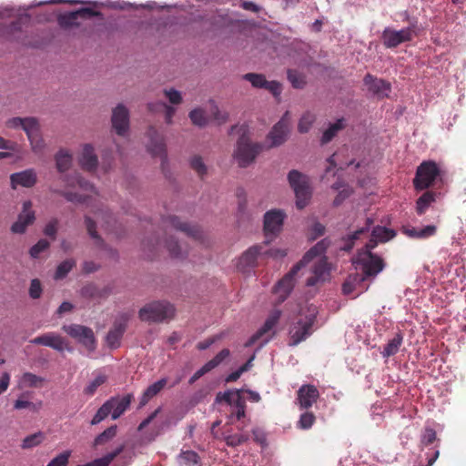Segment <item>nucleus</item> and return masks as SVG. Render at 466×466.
Here are the masks:
<instances>
[{
  "instance_id": "20",
  "label": "nucleus",
  "mask_w": 466,
  "mask_h": 466,
  "mask_svg": "<svg viewBox=\"0 0 466 466\" xmlns=\"http://www.w3.org/2000/svg\"><path fill=\"white\" fill-rule=\"evenodd\" d=\"M329 277V267L326 258H321L313 268V276L307 279V286H315Z\"/></svg>"
},
{
  "instance_id": "15",
  "label": "nucleus",
  "mask_w": 466,
  "mask_h": 466,
  "mask_svg": "<svg viewBox=\"0 0 466 466\" xmlns=\"http://www.w3.org/2000/svg\"><path fill=\"white\" fill-rule=\"evenodd\" d=\"M129 317L123 314L119 319L116 320L113 328L106 335V343L112 349H116L120 345V340L126 331Z\"/></svg>"
},
{
  "instance_id": "43",
  "label": "nucleus",
  "mask_w": 466,
  "mask_h": 466,
  "mask_svg": "<svg viewBox=\"0 0 466 466\" xmlns=\"http://www.w3.org/2000/svg\"><path fill=\"white\" fill-rule=\"evenodd\" d=\"M116 434V426H111L100 433L96 439L94 444L96 446L103 445L113 439Z\"/></svg>"
},
{
  "instance_id": "4",
  "label": "nucleus",
  "mask_w": 466,
  "mask_h": 466,
  "mask_svg": "<svg viewBox=\"0 0 466 466\" xmlns=\"http://www.w3.org/2000/svg\"><path fill=\"white\" fill-rule=\"evenodd\" d=\"M288 180L296 196V206L304 208L311 197L309 178L299 171L293 169L288 175Z\"/></svg>"
},
{
  "instance_id": "18",
  "label": "nucleus",
  "mask_w": 466,
  "mask_h": 466,
  "mask_svg": "<svg viewBox=\"0 0 466 466\" xmlns=\"http://www.w3.org/2000/svg\"><path fill=\"white\" fill-rule=\"evenodd\" d=\"M30 343L50 347L57 351H63L66 347L65 339L55 332H47L37 336L31 339Z\"/></svg>"
},
{
  "instance_id": "50",
  "label": "nucleus",
  "mask_w": 466,
  "mask_h": 466,
  "mask_svg": "<svg viewBox=\"0 0 466 466\" xmlns=\"http://www.w3.org/2000/svg\"><path fill=\"white\" fill-rule=\"evenodd\" d=\"M316 420V417L312 412H304L300 415L298 421V427L302 430H308L312 427Z\"/></svg>"
},
{
  "instance_id": "9",
  "label": "nucleus",
  "mask_w": 466,
  "mask_h": 466,
  "mask_svg": "<svg viewBox=\"0 0 466 466\" xmlns=\"http://www.w3.org/2000/svg\"><path fill=\"white\" fill-rule=\"evenodd\" d=\"M417 28V20L410 21V25L400 30L385 29L383 31V43L387 47H396L401 43L410 41Z\"/></svg>"
},
{
  "instance_id": "56",
  "label": "nucleus",
  "mask_w": 466,
  "mask_h": 466,
  "mask_svg": "<svg viewBox=\"0 0 466 466\" xmlns=\"http://www.w3.org/2000/svg\"><path fill=\"white\" fill-rule=\"evenodd\" d=\"M49 247V242L46 239H40L30 248V255L32 258H37L39 254Z\"/></svg>"
},
{
  "instance_id": "14",
  "label": "nucleus",
  "mask_w": 466,
  "mask_h": 466,
  "mask_svg": "<svg viewBox=\"0 0 466 466\" xmlns=\"http://www.w3.org/2000/svg\"><path fill=\"white\" fill-rule=\"evenodd\" d=\"M163 222L167 227L170 226L172 228L185 233L194 240H200L202 238V231L198 226H191L186 222H182L176 216L166 218L163 219Z\"/></svg>"
},
{
  "instance_id": "39",
  "label": "nucleus",
  "mask_w": 466,
  "mask_h": 466,
  "mask_svg": "<svg viewBox=\"0 0 466 466\" xmlns=\"http://www.w3.org/2000/svg\"><path fill=\"white\" fill-rule=\"evenodd\" d=\"M243 78L248 81L252 86L256 88H265L267 79L262 74L248 73L243 76Z\"/></svg>"
},
{
  "instance_id": "45",
  "label": "nucleus",
  "mask_w": 466,
  "mask_h": 466,
  "mask_svg": "<svg viewBox=\"0 0 466 466\" xmlns=\"http://www.w3.org/2000/svg\"><path fill=\"white\" fill-rule=\"evenodd\" d=\"M288 79L291 83L292 86L295 88H302L305 84V77L296 70L289 69L288 72Z\"/></svg>"
},
{
  "instance_id": "29",
  "label": "nucleus",
  "mask_w": 466,
  "mask_h": 466,
  "mask_svg": "<svg viewBox=\"0 0 466 466\" xmlns=\"http://www.w3.org/2000/svg\"><path fill=\"white\" fill-rule=\"evenodd\" d=\"M109 290L107 289H100L94 284L85 285L81 289V296L88 299H104L107 297Z\"/></svg>"
},
{
  "instance_id": "52",
  "label": "nucleus",
  "mask_w": 466,
  "mask_h": 466,
  "mask_svg": "<svg viewBox=\"0 0 466 466\" xmlns=\"http://www.w3.org/2000/svg\"><path fill=\"white\" fill-rule=\"evenodd\" d=\"M42 406V401L34 403L25 400L18 399L14 404L15 410L29 409L34 411H38Z\"/></svg>"
},
{
  "instance_id": "2",
  "label": "nucleus",
  "mask_w": 466,
  "mask_h": 466,
  "mask_svg": "<svg viewBox=\"0 0 466 466\" xmlns=\"http://www.w3.org/2000/svg\"><path fill=\"white\" fill-rule=\"evenodd\" d=\"M329 246V241L325 238L321 241L318 242L314 247H312L304 256L303 258L292 267V268L277 283L274 288V292L279 296V302H283L295 285V276L298 272L305 267L308 263H309L316 257L321 256L325 253L327 248Z\"/></svg>"
},
{
  "instance_id": "60",
  "label": "nucleus",
  "mask_w": 466,
  "mask_h": 466,
  "mask_svg": "<svg viewBox=\"0 0 466 466\" xmlns=\"http://www.w3.org/2000/svg\"><path fill=\"white\" fill-rule=\"evenodd\" d=\"M164 94L168 101L173 105H178L182 102L181 94L176 89H165Z\"/></svg>"
},
{
  "instance_id": "61",
  "label": "nucleus",
  "mask_w": 466,
  "mask_h": 466,
  "mask_svg": "<svg viewBox=\"0 0 466 466\" xmlns=\"http://www.w3.org/2000/svg\"><path fill=\"white\" fill-rule=\"evenodd\" d=\"M42 294V286L39 279H32L30 288H29V295L32 299H39Z\"/></svg>"
},
{
  "instance_id": "40",
  "label": "nucleus",
  "mask_w": 466,
  "mask_h": 466,
  "mask_svg": "<svg viewBox=\"0 0 466 466\" xmlns=\"http://www.w3.org/2000/svg\"><path fill=\"white\" fill-rule=\"evenodd\" d=\"M45 434L42 431L31 434L23 440L22 448L30 449L43 442Z\"/></svg>"
},
{
  "instance_id": "8",
  "label": "nucleus",
  "mask_w": 466,
  "mask_h": 466,
  "mask_svg": "<svg viewBox=\"0 0 466 466\" xmlns=\"http://www.w3.org/2000/svg\"><path fill=\"white\" fill-rule=\"evenodd\" d=\"M62 329L71 338L82 344L88 351L95 350L96 338L92 329L79 324H70L64 325Z\"/></svg>"
},
{
  "instance_id": "33",
  "label": "nucleus",
  "mask_w": 466,
  "mask_h": 466,
  "mask_svg": "<svg viewBox=\"0 0 466 466\" xmlns=\"http://www.w3.org/2000/svg\"><path fill=\"white\" fill-rule=\"evenodd\" d=\"M242 391L243 390H236L235 401L231 405L234 408L233 414L238 420H241L246 415V401L241 396Z\"/></svg>"
},
{
  "instance_id": "21",
  "label": "nucleus",
  "mask_w": 466,
  "mask_h": 466,
  "mask_svg": "<svg viewBox=\"0 0 466 466\" xmlns=\"http://www.w3.org/2000/svg\"><path fill=\"white\" fill-rule=\"evenodd\" d=\"M280 314L281 313L279 310H274L271 312V314L267 318L263 326L247 341L245 346L249 347L253 345L258 339L270 331L279 322Z\"/></svg>"
},
{
  "instance_id": "35",
  "label": "nucleus",
  "mask_w": 466,
  "mask_h": 466,
  "mask_svg": "<svg viewBox=\"0 0 466 466\" xmlns=\"http://www.w3.org/2000/svg\"><path fill=\"white\" fill-rule=\"evenodd\" d=\"M403 337L401 334L397 333L385 346L383 350L384 357H390L395 355L401 346Z\"/></svg>"
},
{
  "instance_id": "13",
  "label": "nucleus",
  "mask_w": 466,
  "mask_h": 466,
  "mask_svg": "<svg viewBox=\"0 0 466 466\" xmlns=\"http://www.w3.org/2000/svg\"><path fill=\"white\" fill-rule=\"evenodd\" d=\"M289 114L286 112L281 119L273 127L268 134V138L271 140V146L277 147L283 144L288 137L289 128Z\"/></svg>"
},
{
  "instance_id": "12",
  "label": "nucleus",
  "mask_w": 466,
  "mask_h": 466,
  "mask_svg": "<svg viewBox=\"0 0 466 466\" xmlns=\"http://www.w3.org/2000/svg\"><path fill=\"white\" fill-rule=\"evenodd\" d=\"M35 219V212L32 210V202L30 200L23 203V210L18 216L12 227L11 231L16 234H22L25 231L26 228L33 224Z\"/></svg>"
},
{
  "instance_id": "27",
  "label": "nucleus",
  "mask_w": 466,
  "mask_h": 466,
  "mask_svg": "<svg viewBox=\"0 0 466 466\" xmlns=\"http://www.w3.org/2000/svg\"><path fill=\"white\" fill-rule=\"evenodd\" d=\"M437 193L427 190L416 201V212L423 215L432 203L436 201Z\"/></svg>"
},
{
  "instance_id": "7",
  "label": "nucleus",
  "mask_w": 466,
  "mask_h": 466,
  "mask_svg": "<svg viewBox=\"0 0 466 466\" xmlns=\"http://www.w3.org/2000/svg\"><path fill=\"white\" fill-rule=\"evenodd\" d=\"M262 245H255L245 251L238 258L237 268L241 271H247L248 268L257 265V259L262 255H267L274 258L284 257L286 252L281 249H268L265 252L262 251Z\"/></svg>"
},
{
  "instance_id": "11",
  "label": "nucleus",
  "mask_w": 466,
  "mask_h": 466,
  "mask_svg": "<svg viewBox=\"0 0 466 466\" xmlns=\"http://www.w3.org/2000/svg\"><path fill=\"white\" fill-rule=\"evenodd\" d=\"M319 398V392L317 387L311 384H304L297 391V401L301 410L311 408Z\"/></svg>"
},
{
  "instance_id": "31",
  "label": "nucleus",
  "mask_w": 466,
  "mask_h": 466,
  "mask_svg": "<svg viewBox=\"0 0 466 466\" xmlns=\"http://www.w3.org/2000/svg\"><path fill=\"white\" fill-rule=\"evenodd\" d=\"M37 119L35 117H12L10 119H8L5 123V126L8 127V128H19L21 127L25 133H26V128L27 127L29 126H34L35 121Z\"/></svg>"
},
{
  "instance_id": "24",
  "label": "nucleus",
  "mask_w": 466,
  "mask_h": 466,
  "mask_svg": "<svg viewBox=\"0 0 466 466\" xmlns=\"http://www.w3.org/2000/svg\"><path fill=\"white\" fill-rule=\"evenodd\" d=\"M25 134L30 141L32 150L35 153L40 152L44 148L45 143L40 133L38 120L35 121L34 126L27 127Z\"/></svg>"
},
{
  "instance_id": "19",
  "label": "nucleus",
  "mask_w": 466,
  "mask_h": 466,
  "mask_svg": "<svg viewBox=\"0 0 466 466\" xmlns=\"http://www.w3.org/2000/svg\"><path fill=\"white\" fill-rule=\"evenodd\" d=\"M10 181L13 188H16L17 186L32 187L37 181L36 173L34 169L14 173L10 176Z\"/></svg>"
},
{
  "instance_id": "37",
  "label": "nucleus",
  "mask_w": 466,
  "mask_h": 466,
  "mask_svg": "<svg viewBox=\"0 0 466 466\" xmlns=\"http://www.w3.org/2000/svg\"><path fill=\"white\" fill-rule=\"evenodd\" d=\"M113 400H106L96 411L91 420L92 425H96L105 420L112 411Z\"/></svg>"
},
{
  "instance_id": "5",
  "label": "nucleus",
  "mask_w": 466,
  "mask_h": 466,
  "mask_svg": "<svg viewBox=\"0 0 466 466\" xmlns=\"http://www.w3.org/2000/svg\"><path fill=\"white\" fill-rule=\"evenodd\" d=\"M441 175V169L432 160L423 161L417 167L413 178L414 188L418 191L431 187Z\"/></svg>"
},
{
  "instance_id": "54",
  "label": "nucleus",
  "mask_w": 466,
  "mask_h": 466,
  "mask_svg": "<svg viewBox=\"0 0 466 466\" xmlns=\"http://www.w3.org/2000/svg\"><path fill=\"white\" fill-rule=\"evenodd\" d=\"M71 455L70 451H66L55 457L46 466H66Z\"/></svg>"
},
{
  "instance_id": "1",
  "label": "nucleus",
  "mask_w": 466,
  "mask_h": 466,
  "mask_svg": "<svg viewBox=\"0 0 466 466\" xmlns=\"http://www.w3.org/2000/svg\"><path fill=\"white\" fill-rule=\"evenodd\" d=\"M379 242V234L377 228L372 230L371 238L365 247L359 250L356 257L352 258V265L356 273L350 274L342 284V292L345 295H352L354 291L358 294L363 291L364 281L370 278H374L379 272V256L373 251Z\"/></svg>"
},
{
  "instance_id": "3",
  "label": "nucleus",
  "mask_w": 466,
  "mask_h": 466,
  "mask_svg": "<svg viewBox=\"0 0 466 466\" xmlns=\"http://www.w3.org/2000/svg\"><path fill=\"white\" fill-rule=\"evenodd\" d=\"M175 308L167 301H153L139 309L138 317L142 321L158 323L172 319Z\"/></svg>"
},
{
  "instance_id": "63",
  "label": "nucleus",
  "mask_w": 466,
  "mask_h": 466,
  "mask_svg": "<svg viewBox=\"0 0 466 466\" xmlns=\"http://www.w3.org/2000/svg\"><path fill=\"white\" fill-rule=\"evenodd\" d=\"M57 225H58V220L56 218H54L52 220H50L45 229H44V233L52 238L53 239L56 238V232H57Z\"/></svg>"
},
{
  "instance_id": "30",
  "label": "nucleus",
  "mask_w": 466,
  "mask_h": 466,
  "mask_svg": "<svg viewBox=\"0 0 466 466\" xmlns=\"http://www.w3.org/2000/svg\"><path fill=\"white\" fill-rule=\"evenodd\" d=\"M147 107L151 112H164L166 122L167 124L172 123V118L176 113L175 107L167 105L165 102L149 103Z\"/></svg>"
},
{
  "instance_id": "53",
  "label": "nucleus",
  "mask_w": 466,
  "mask_h": 466,
  "mask_svg": "<svg viewBox=\"0 0 466 466\" xmlns=\"http://www.w3.org/2000/svg\"><path fill=\"white\" fill-rule=\"evenodd\" d=\"M106 380V377L105 375L96 376L85 389V393L87 395H93L96 389L104 384Z\"/></svg>"
},
{
  "instance_id": "44",
  "label": "nucleus",
  "mask_w": 466,
  "mask_h": 466,
  "mask_svg": "<svg viewBox=\"0 0 466 466\" xmlns=\"http://www.w3.org/2000/svg\"><path fill=\"white\" fill-rule=\"evenodd\" d=\"M316 120V117L313 114L309 113V112H307L305 113L301 118L299 119V125H298V129L300 133H307L312 124L315 122Z\"/></svg>"
},
{
  "instance_id": "59",
  "label": "nucleus",
  "mask_w": 466,
  "mask_h": 466,
  "mask_svg": "<svg viewBox=\"0 0 466 466\" xmlns=\"http://www.w3.org/2000/svg\"><path fill=\"white\" fill-rule=\"evenodd\" d=\"M235 394L236 390H228L225 392H218L216 396V400L218 402L225 401L228 405H233V402L235 401Z\"/></svg>"
},
{
  "instance_id": "16",
  "label": "nucleus",
  "mask_w": 466,
  "mask_h": 466,
  "mask_svg": "<svg viewBox=\"0 0 466 466\" xmlns=\"http://www.w3.org/2000/svg\"><path fill=\"white\" fill-rule=\"evenodd\" d=\"M147 136L149 137V144L147 146L148 151L153 156H159L162 158V166L167 161V152H166V144L164 142V137L158 134V132L154 127H149L147 131Z\"/></svg>"
},
{
  "instance_id": "48",
  "label": "nucleus",
  "mask_w": 466,
  "mask_h": 466,
  "mask_svg": "<svg viewBox=\"0 0 466 466\" xmlns=\"http://www.w3.org/2000/svg\"><path fill=\"white\" fill-rule=\"evenodd\" d=\"M230 355V351L228 349H224L219 351L212 360L206 363V368L212 370L218 367L223 360H225Z\"/></svg>"
},
{
  "instance_id": "22",
  "label": "nucleus",
  "mask_w": 466,
  "mask_h": 466,
  "mask_svg": "<svg viewBox=\"0 0 466 466\" xmlns=\"http://www.w3.org/2000/svg\"><path fill=\"white\" fill-rule=\"evenodd\" d=\"M311 327V320L298 321L297 324L290 329V336L292 340L291 345H297L306 339L310 335Z\"/></svg>"
},
{
  "instance_id": "58",
  "label": "nucleus",
  "mask_w": 466,
  "mask_h": 466,
  "mask_svg": "<svg viewBox=\"0 0 466 466\" xmlns=\"http://www.w3.org/2000/svg\"><path fill=\"white\" fill-rule=\"evenodd\" d=\"M124 445H120L113 451L108 452L102 458H99V460L104 463L105 466H108L124 451Z\"/></svg>"
},
{
  "instance_id": "49",
  "label": "nucleus",
  "mask_w": 466,
  "mask_h": 466,
  "mask_svg": "<svg viewBox=\"0 0 466 466\" xmlns=\"http://www.w3.org/2000/svg\"><path fill=\"white\" fill-rule=\"evenodd\" d=\"M44 379L42 377L36 376L31 372H25L22 376L21 383L27 387H38Z\"/></svg>"
},
{
  "instance_id": "42",
  "label": "nucleus",
  "mask_w": 466,
  "mask_h": 466,
  "mask_svg": "<svg viewBox=\"0 0 466 466\" xmlns=\"http://www.w3.org/2000/svg\"><path fill=\"white\" fill-rule=\"evenodd\" d=\"M85 224L89 236L96 241L97 245L102 246L104 241L96 229V222L90 217L86 216Z\"/></svg>"
},
{
  "instance_id": "47",
  "label": "nucleus",
  "mask_w": 466,
  "mask_h": 466,
  "mask_svg": "<svg viewBox=\"0 0 466 466\" xmlns=\"http://www.w3.org/2000/svg\"><path fill=\"white\" fill-rule=\"evenodd\" d=\"M165 247L173 258H180L182 256V249L177 240L173 237L165 240Z\"/></svg>"
},
{
  "instance_id": "25",
  "label": "nucleus",
  "mask_w": 466,
  "mask_h": 466,
  "mask_svg": "<svg viewBox=\"0 0 466 466\" xmlns=\"http://www.w3.org/2000/svg\"><path fill=\"white\" fill-rule=\"evenodd\" d=\"M133 399V394H127L122 398H110L108 400H113L111 411L112 419H118L127 410Z\"/></svg>"
},
{
  "instance_id": "62",
  "label": "nucleus",
  "mask_w": 466,
  "mask_h": 466,
  "mask_svg": "<svg viewBox=\"0 0 466 466\" xmlns=\"http://www.w3.org/2000/svg\"><path fill=\"white\" fill-rule=\"evenodd\" d=\"M436 438V431L431 428H426L421 437V442L424 445H430L435 441Z\"/></svg>"
},
{
  "instance_id": "23",
  "label": "nucleus",
  "mask_w": 466,
  "mask_h": 466,
  "mask_svg": "<svg viewBox=\"0 0 466 466\" xmlns=\"http://www.w3.org/2000/svg\"><path fill=\"white\" fill-rule=\"evenodd\" d=\"M79 164L84 170H96L98 160L96 155L94 152V147L91 145L86 144L84 146L81 157L79 158Z\"/></svg>"
},
{
  "instance_id": "34",
  "label": "nucleus",
  "mask_w": 466,
  "mask_h": 466,
  "mask_svg": "<svg viewBox=\"0 0 466 466\" xmlns=\"http://www.w3.org/2000/svg\"><path fill=\"white\" fill-rule=\"evenodd\" d=\"M56 163L58 171L65 172L71 167L72 155L62 149L56 155Z\"/></svg>"
},
{
  "instance_id": "38",
  "label": "nucleus",
  "mask_w": 466,
  "mask_h": 466,
  "mask_svg": "<svg viewBox=\"0 0 466 466\" xmlns=\"http://www.w3.org/2000/svg\"><path fill=\"white\" fill-rule=\"evenodd\" d=\"M75 266H76L75 259L69 258V259L64 260L57 266L56 271L55 273V279H64Z\"/></svg>"
},
{
  "instance_id": "41",
  "label": "nucleus",
  "mask_w": 466,
  "mask_h": 466,
  "mask_svg": "<svg viewBox=\"0 0 466 466\" xmlns=\"http://www.w3.org/2000/svg\"><path fill=\"white\" fill-rule=\"evenodd\" d=\"M190 167L200 178H203L206 176L207 166L200 156H194L191 157Z\"/></svg>"
},
{
  "instance_id": "17",
  "label": "nucleus",
  "mask_w": 466,
  "mask_h": 466,
  "mask_svg": "<svg viewBox=\"0 0 466 466\" xmlns=\"http://www.w3.org/2000/svg\"><path fill=\"white\" fill-rule=\"evenodd\" d=\"M112 126L119 136H124L129 127L128 110L122 104H119L112 114Z\"/></svg>"
},
{
  "instance_id": "10",
  "label": "nucleus",
  "mask_w": 466,
  "mask_h": 466,
  "mask_svg": "<svg viewBox=\"0 0 466 466\" xmlns=\"http://www.w3.org/2000/svg\"><path fill=\"white\" fill-rule=\"evenodd\" d=\"M285 213L281 210H269L264 216V232L268 238L265 244H268L271 239L280 232L285 218Z\"/></svg>"
},
{
  "instance_id": "32",
  "label": "nucleus",
  "mask_w": 466,
  "mask_h": 466,
  "mask_svg": "<svg viewBox=\"0 0 466 466\" xmlns=\"http://www.w3.org/2000/svg\"><path fill=\"white\" fill-rule=\"evenodd\" d=\"M362 236H368L367 229L360 228V230L355 231L353 234L349 235L347 238H342V245L339 248L344 251L351 250L355 245V242L359 240Z\"/></svg>"
},
{
  "instance_id": "28",
  "label": "nucleus",
  "mask_w": 466,
  "mask_h": 466,
  "mask_svg": "<svg viewBox=\"0 0 466 466\" xmlns=\"http://www.w3.org/2000/svg\"><path fill=\"white\" fill-rule=\"evenodd\" d=\"M346 127V121L344 118L338 119L335 123L330 124L329 127L323 132L320 143L322 145L329 143L338 133Z\"/></svg>"
},
{
  "instance_id": "26",
  "label": "nucleus",
  "mask_w": 466,
  "mask_h": 466,
  "mask_svg": "<svg viewBox=\"0 0 466 466\" xmlns=\"http://www.w3.org/2000/svg\"><path fill=\"white\" fill-rule=\"evenodd\" d=\"M167 382V379H161L148 386L140 399L139 407L145 406L153 397L157 395L165 388Z\"/></svg>"
},
{
  "instance_id": "64",
  "label": "nucleus",
  "mask_w": 466,
  "mask_h": 466,
  "mask_svg": "<svg viewBox=\"0 0 466 466\" xmlns=\"http://www.w3.org/2000/svg\"><path fill=\"white\" fill-rule=\"evenodd\" d=\"M60 194L70 202H78V203H84L86 201V198L79 195L77 193H73L69 191H61Z\"/></svg>"
},
{
  "instance_id": "46",
  "label": "nucleus",
  "mask_w": 466,
  "mask_h": 466,
  "mask_svg": "<svg viewBox=\"0 0 466 466\" xmlns=\"http://www.w3.org/2000/svg\"><path fill=\"white\" fill-rule=\"evenodd\" d=\"M189 118L192 123L198 127H204L208 123V118L202 109L197 108L189 113Z\"/></svg>"
},
{
  "instance_id": "51",
  "label": "nucleus",
  "mask_w": 466,
  "mask_h": 466,
  "mask_svg": "<svg viewBox=\"0 0 466 466\" xmlns=\"http://www.w3.org/2000/svg\"><path fill=\"white\" fill-rule=\"evenodd\" d=\"M248 440V437L244 434H228L224 435V441L228 446L236 447Z\"/></svg>"
},
{
  "instance_id": "6",
  "label": "nucleus",
  "mask_w": 466,
  "mask_h": 466,
  "mask_svg": "<svg viewBox=\"0 0 466 466\" xmlns=\"http://www.w3.org/2000/svg\"><path fill=\"white\" fill-rule=\"evenodd\" d=\"M261 149L260 144L251 143L249 138L243 134L238 140L234 157L240 167H246L255 160Z\"/></svg>"
},
{
  "instance_id": "55",
  "label": "nucleus",
  "mask_w": 466,
  "mask_h": 466,
  "mask_svg": "<svg viewBox=\"0 0 466 466\" xmlns=\"http://www.w3.org/2000/svg\"><path fill=\"white\" fill-rule=\"evenodd\" d=\"M183 462L188 466L195 465L198 462L199 456L193 451H186L180 454Z\"/></svg>"
},
{
  "instance_id": "57",
  "label": "nucleus",
  "mask_w": 466,
  "mask_h": 466,
  "mask_svg": "<svg viewBox=\"0 0 466 466\" xmlns=\"http://www.w3.org/2000/svg\"><path fill=\"white\" fill-rule=\"evenodd\" d=\"M99 15V12L95 11L92 8L89 7H84L80 8L79 10L71 12V16L73 18H79V17H93Z\"/></svg>"
},
{
  "instance_id": "36",
  "label": "nucleus",
  "mask_w": 466,
  "mask_h": 466,
  "mask_svg": "<svg viewBox=\"0 0 466 466\" xmlns=\"http://www.w3.org/2000/svg\"><path fill=\"white\" fill-rule=\"evenodd\" d=\"M436 230H437V228L435 226L429 225V226L424 227L421 229H417L415 228L407 229L406 234L411 238H427L429 237L433 236L436 233Z\"/></svg>"
}]
</instances>
